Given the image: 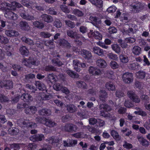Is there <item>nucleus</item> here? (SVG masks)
Returning a JSON list of instances; mask_svg holds the SVG:
<instances>
[{"label":"nucleus","mask_w":150,"mask_h":150,"mask_svg":"<svg viewBox=\"0 0 150 150\" xmlns=\"http://www.w3.org/2000/svg\"><path fill=\"white\" fill-rule=\"evenodd\" d=\"M129 7L132 12L133 13H137L144 9V4L139 2L134 1L130 5Z\"/></svg>","instance_id":"nucleus-1"},{"label":"nucleus","mask_w":150,"mask_h":150,"mask_svg":"<svg viewBox=\"0 0 150 150\" xmlns=\"http://www.w3.org/2000/svg\"><path fill=\"white\" fill-rule=\"evenodd\" d=\"M38 122L50 128L54 127L57 125V123L51 119L45 117L39 119Z\"/></svg>","instance_id":"nucleus-2"},{"label":"nucleus","mask_w":150,"mask_h":150,"mask_svg":"<svg viewBox=\"0 0 150 150\" xmlns=\"http://www.w3.org/2000/svg\"><path fill=\"white\" fill-rule=\"evenodd\" d=\"M122 79L125 83L129 84L133 81V76L132 74L129 72H125L123 74Z\"/></svg>","instance_id":"nucleus-3"},{"label":"nucleus","mask_w":150,"mask_h":150,"mask_svg":"<svg viewBox=\"0 0 150 150\" xmlns=\"http://www.w3.org/2000/svg\"><path fill=\"white\" fill-rule=\"evenodd\" d=\"M11 10H9V8H5V16L10 20H15L17 19L18 18V16Z\"/></svg>","instance_id":"nucleus-4"},{"label":"nucleus","mask_w":150,"mask_h":150,"mask_svg":"<svg viewBox=\"0 0 150 150\" xmlns=\"http://www.w3.org/2000/svg\"><path fill=\"white\" fill-rule=\"evenodd\" d=\"M62 129L66 132L72 133L76 132L77 127L72 124H67L62 127Z\"/></svg>","instance_id":"nucleus-5"},{"label":"nucleus","mask_w":150,"mask_h":150,"mask_svg":"<svg viewBox=\"0 0 150 150\" xmlns=\"http://www.w3.org/2000/svg\"><path fill=\"white\" fill-rule=\"evenodd\" d=\"M36 60L34 58L30 57L28 59H24L23 61V64L26 67H31L33 65H36Z\"/></svg>","instance_id":"nucleus-6"},{"label":"nucleus","mask_w":150,"mask_h":150,"mask_svg":"<svg viewBox=\"0 0 150 150\" xmlns=\"http://www.w3.org/2000/svg\"><path fill=\"white\" fill-rule=\"evenodd\" d=\"M89 73L93 76H99L101 74V71L100 69L93 66H90L88 69Z\"/></svg>","instance_id":"nucleus-7"},{"label":"nucleus","mask_w":150,"mask_h":150,"mask_svg":"<svg viewBox=\"0 0 150 150\" xmlns=\"http://www.w3.org/2000/svg\"><path fill=\"white\" fill-rule=\"evenodd\" d=\"M99 108L100 110V115L103 116L105 115V113L103 111L108 112L111 110V108L108 105L105 104H102L100 105Z\"/></svg>","instance_id":"nucleus-8"},{"label":"nucleus","mask_w":150,"mask_h":150,"mask_svg":"<svg viewBox=\"0 0 150 150\" xmlns=\"http://www.w3.org/2000/svg\"><path fill=\"white\" fill-rule=\"evenodd\" d=\"M5 33L7 36L12 37L13 36H17L18 35L19 33L18 32L15 30L11 29V28L8 27V30L5 31Z\"/></svg>","instance_id":"nucleus-9"},{"label":"nucleus","mask_w":150,"mask_h":150,"mask_svg":"<svg viewBox=\"0 0 150 150\" xmlns=\"http://www.w3.org/2000/svg\"><path fill=\"white\" fill-rule=\"evenodd\" d=\"M81 52L82 55L85 59L88 60L92 57L91 53L89 51L83 49L81 50Z\"/></svg>","instance_id":"nucleus-10"},{"label":"nucleus","mask_w":150,"mask_h":150,"mask_svg":"<svg viewBox=\"0 0 150 150\" xmlns=\"http://www.w3.org/2000/svg\"><path fill=\"white\" fill-rule=\"evenodd\" d=\"M21 98L24 102L28 103L32 100V96L28 93H23L21 96Z\"/></svg>","instance_id":"nucleus-11"},{"label":"nucleus","mask_w":150,"mask_h":150,"mask_svg":"<svg viewBox=\"0 0 150 150\" xmlns=\"http://www.w3.org/2000/svg\"><path fill=\"white\" fill-rule=\"evenodd\" d=\"M98 94L99 96L100 100H102V102L105 101V99L107 97L108 94L105 90H100L98 91Z\"/></svg>","instance_id":"nucleus-12"},{"label":"nucleus","mask_w":150,"mask_h":150,"mask_svg":"<svg viewBox=\"0 0 150 150\" xmlns=\"http://www.w3.org/2000/svg\"><path fill=\"white\" fill-rule=\"evenodd\" d=\"M137 138L140 144L142 146L145 147H147L149 145L148 141L143 137L138 136Z\"/></svg>","instance_id":"nucleus-13"},{"label":"nucleus","mask_w":150,"mask_h":150,"mask_svg":"<svg viewBox=\"0 0 150 150\" xmlns=\"http://www.w3.org/2000/svg\"><path fill=\"white\" fill-rule=\"evenodd\" d=\"M59 44L60 46H63L69 49L71 47L70 43L64 39H60L59 40Z\"/></svg>","instance_id":"nucleus-14"},{"label":"nucleus","mask_w":150,"mask_h":150,"mask_svg":"<svg viewBox=\"0 0 150 150\" xmlns=\"http://www.w3.org/2000/svg\"><path fill=\"white\" fill-rule=\"evenodd\" d=\"M67 110L70 113H74L77 111V108L74 105L69 104L66 105Z\"/></svg>","instance_id":"nucleus-15"},{"label":"nucleus","mask_w":150,"mask_h":150,"mask_svg":"<svg viewBox=\"0 0 150 150\" xmlns=\"http://www.w3.org/2000/svg\"><path fill=\"white\" fill-rule=\"evenodd\" d=\"M21 29L24 30H28L30 29V27L28 23L25 21H21L19 23Z\"/></svg>","instance_id":"nucleus-16"},{"label":"nucleus","mask_w":150,"mask_h":150,"mask_svg":"<svg viewBox=\"0 0 150 150\" xmlns=\"http://www.w3.org/2000/svg\"><path fill=\"white\" fill-rule=\"evenodd\" d=\"M50 98L49 96L47 95L43 92H39L38 95V100L40 101L49 100Z\"/></svg>","instance_id":"nucleus-17"},{"label":"nucleus","mask_w":150,"mask_h":150,"mask_svg":"<svg viewBox=\"0 0 150 150\" xmlns=\"http://www.w3.org/2000/svg\"><path fill=\"white\" fill-rule=\"evenodd\" d=\"M13 82L11 80H4V88L7 89H10L13 88Z\"/></svg>","instance_id":"nucleus-18"},{"label":"nucleus","mask_w":150,"mask_h":150,"mask_svg":"<svg viewBox=\"0 0 150 150\" xmlns=\"http://www.w3.org/2000/svg\"><path fill=\"white\" fill-rule=\"evenodd\" d=\"M128 67L131 70L137 71L140 69L139 65L137 62L129 64H128Z\"/></svg>","instance_id":"nucleus-19"},{"label":"nucleus","mask_w":150,"mask_h":150,"mask_svg":"<svg viewBox=\"0 0 150 150\" xmlns=\"http://www.w3.org/2000/svg\"><path fill=\"white\" fill-rule=\"evenodd\" d=\"M77 115L82 119H86L88 117V112L86 110H83L81 112H78Z\"/></svg>","instance_id":"nucleus-20"},{"label":"nucleus","mask_w":150,"mask_h":150,"mask_svg":"<svg viewBox=\"0 0 150 150\" xmlns=\"http://www.w3.org/2000/svg\"><path fill=\"white\" fill-rule=\"evenodd\" d=\"M105 88L109 91H114L116 87L114 84L111 82H107L105 84Z\"/></svg>","instance_id":"nucleus-21"},{"label":"nucleus","mask_w":150,"mask_h":150,"mask_svg":"<svg viewBox=\"0 0 150 150\" xmlns=\"http://www.w3.org/2000/svg\"><path fill=\"white\" fill-rule=\"evenodd\" d=\"M96 64L97 66L101 68H105L107 65L105 61L102 59H99L97 60Z\"/></svg>","instance_id":"nucleus-22"},{"label":"nucleus","mask_w":150,"mask_h":150,"mask_svg":"<svg viewBox=\"0 0 150 150\" xmlns=\"http://www.w3.org/2000/svg\"><path fill=\"white\" fill-rule=\"evenodd\" d=\"M92 52L99 56H101L103 54V50L98 47L96 46L93 47Z\"/></svg>","instance_id":"nucleus-23"},{"label":"nucleus","mask_w":150,"mask_h":150,"mask_svg":"<svg viewBox=\"0 0 150 150\" xmlns=\"http://www.w3.org/2000/svg\"><path fill=\"white\" fill-rule=\"evenodd\" d=\"M19 51L21 54L24 56H27L29 53V51L24 46H22L20 47Z\"/></svg>","instance_id":"nucleus-24"},{"label":"nucleus","mask_w":150,"mask_h":150,"mask_svg":"<svg viewBox=\"0 0 150 150\" xmlns=\"http://www.w3.org/2000/svg\"><path fill=\"white\" fill-rule=\"evenodd\" d=\"M21 16L23 19L28 21L34 20L35 18L28 14L24 13H21L20 14Z\"/></svg>","instance_id":"nucleus-25"},{"label":"nucleus","mask_w":150,"mask_h":150,"mask_svg":"<svg viewBox=\"0 0 150 150\" xmlns=\"http://www.w3.org/2000/svg\"><path fill=\"white\" fill-rule=\"evenodd\" d=\"M132 53L136 55H139L141 53V48L138 46H134L132 49Z\"/></svg>","instance_id":"nucleus-26"},{"label":"nucleus","mask_w":150,"mask_h":150,"mask_svg":"<svg viewBox=\"0 0 150 150\" xmlns=\"http://www.w3.org/2000/svg\"><path fill=\"white\" fill-rule=\"evenodd\" d=\"M24 81L26 83H30L31 80L35 78V75L31 73L26 74L25 76Z\"/></svg>","instance_id":"nucleus-27"},{"label":"nucleus","mask_w":150,"mask_h":150,"mask_svg":"<svg viewBox=\"0 0 150 150\" xmlns=\"http://www.w3.org/2000/svg\"><path fill=\"white\" fill-rule=\"evenodd\" d=\"M93 5L98 8H101L103 6V1L102 0H89Z\"/></svg>","instance_id":"nucleus-28"},{"label":"nucleus","mask_w":150,"mask_h":150,"mask_svg":"<svg viewBox=\"0 0 150 150\" xmlns=\"http://www.w3.org/2000/svg\"><path fill=\"white\" fill-rule=\"evenodd\" d=\"M41 17L43 20L47 23H51L53 20L52 17L47 14H43L41 16Z\"/></svg>","instance_id":"nucleus-29"},{"label":"nucleus","mask_w":150,"mask_h":150,"mask_svg":"<svg viewBox=\"0 0 150 150\" xmlns=\"http://www.w3.org/2000/svg\"><path fill=\"white\" fill-rule=\"evenodd\" d=\"M67 34L68 36L71 38H79V37L78 36V34L76 32H74L72 30H67Z\"/></svg>","instance_id":"nucleus-30"},{"label":"nucleus","mask_w":150,"mask_h":150,"mask_svg":"<svg viewBox=\"0 0 150 150\" xmlns=\"http://www.w3.org/2000/svg\"><path fill=\"white\" fill-rule=\"evenodd\" d=\"M39 113L41 115L48 116L51 114V111L48 109H42L39 110Z\"/></svg>","instance_id":"nucleus-31"},{"label":"nucleus","mask_w":150,"mask_h":150,"mask_svg":"<svg viewBox=\"0 0 150 150\" xmlns=\"http://www.w3.org/2000/svg\"><path fill=\"white\" fill-rule=\"evenodd\" d=\"M146 75V73L143 71H140L137 72L136 73V78L140 79H144Z\"/></svg>","instance_id":"nucleus-32"},{"label":"nucleus","mask_w":150,"mask_h":150,"mask_svg":"<svg viewBox=\"0 0 150 150\" xmlns=\"http://www.w3.org/2000/svg\"><path fill=\"white\" fill-rule=\"evenodd\" d=\"M112 50L116 53H119L121 52V48L118 45L114 44L111 45Z\"/></svg>","instance_id":"nucleus-33"},{"label":"nucleus","mask_w":150,"mask_h":150,"mask_svg":"<svg viewBox=\"0 0 150 150\" xmlns=\"http://www.w3.org/2000/svg\"><path fill=\"white\" fill-rule=\"evenodd\" d=\"M92 36L95 39L100 40L102 39V36L99 32L97 31H94L92 33Z\"/></svg>","instance_id":"nucleus-34"},{"label":"nucleus","mask_w":150,"mask_h":150,"mask_svg":"<svg viewBox=\"0 0 150 150\" xmlns=\"http://www.w3.org/2000/svg\"><path fill=\"white\" fill-rule=\"evenodd\" d=\"M111 135L116 140L119 141L120 139V137L118 133L115 130H113L111 131Z\"/></svg>","instance_id":"nucleus-35"},{"label":"nucleus","mask_w":150,"mask_h":150,"mask_svg":"<svg viewBox=\"0 0 150 150\" xmlns=\"http://www.w3.org/2000/svg\"><path fill=\"white\" fill-rule=\"evenodd\" d=\"M66 73L70 77L72 78H78L79 76L78 74L70 70H67L66 71Z\"/></svg>","instance_id":"nucleus-36"},{"label":"nucleus","mask_w":150,"mask_h":150,"mask_svg":"<svg viewBox=\"0 0 150 150\" xmlns=\"http://www.w3.org/2000/svg\"><path fill=\"white\" fill-rule=\"evenodd\" d=\"M76 83L77 86L79 88L86 89L87 87V85L83 81H77L76 82Z\"/></svg>","instance_id":"nucleus-37"},{"label":"nucleus","mask_w":150,"mask_h":150,"mask_svg":"<svg viewBox=\"0 0 150 150\" xmlns=\"http://www.w3.org/2000/svg\"><path fill=\"white\" fill-rule=\"evenodd\" d=\"M73 13L76 16L79 17H81L83 16L84 13L82 11L80 10L79 9H75L73 11Z\"/></svg>","instance_id":"nucleus-38"},{"label":"nucleus","mask_w":150,"mask_h":150,"mask_svg":"<svg viewBox=\"0 0 150 150\" xmlns=\"http://www.w3.org/2000/svg\"><path fill=\"white\" fill-rule=\"evenodd\" d=\"M50 143H57L59 142V139L57 137H52L48 138L47 139Z\"/></svg>","instance_id":"nucleus-39"},{"label":"nucleus","mask_w":150,"mask_h":150,"mask_svg":"<svg viewBox=\"0 0 150 150\" xmlns=\"http://www.w3.org/2000/svg\"><path fill=\"white\" fill-rule=\"evenodd\" d=\"M121 62L123 63H126L129 61L128 57L126 55L121 54L119 56Z\"/></svg>","instance_id":"nucleus-40"},{"label":"nucleus","mask_w":150,"mask_h":150,"mask_svg":"<svg viewBox=\"0 0 150 150\" xmlns=\"http://www.w3.org/2000/svg\"><path fill=\"white\" fill-rule=\"evenodd\" d=\"M125 28V27L124 28L122 32L124 34H126L129 35L130 34H134L135 32V30L131 28H129L128 30H126Z\"/></svg>","instance_id":"nucleus-41"},{"label":"nucleus","mask_w":150,"mask_h":150,"mask_svg":"<svg viewBox=\"0 0 150 150\" xmlns=\"http://www.w3.org/2000/svg\"><path fill=\"white\" fill-rule=\"evenodd\" d=\"M21 40L23 42L28 44L30 45H34V42L33 40L27 38L26 37H22L21 38Z\"/></svg>","instance_id":"nucleus-42"},{"label":"nucleus","mask_w":150,"mask_h":150,"mask_svg":"<svg viewBox=\"0 0 150 150\" xmlns=\"http://www.w3.org/2000/svg\"><path fill=\"white\" fill-rule=\"evenodd\" d=\"M12 5L13 6V7L12 8L13 10V11L16 10V8H19L23 7V6L21 4L16 1L12 2Z\"/></svg>","instance_id":"nucleus-43"},{"label":"nucleus","mask_w":150,"mask_h":150,"mask_svg":"<svg viewBox=\"0 0 150 150\" xmlns=\"http://www.w3.org/2000/svg\"><path fill=\"white\" fill-rule=\"evenodd\" d=\"M56 76L52 74H50L47 76V80L51 83L54 82L56 81Z\"/></svg>","instance_id":"nucleus-44"},{"label":"nucleus","mask_w":150,"mask_h":150,"mask_svg":"<svg viewBox=\"0 0 150 150\" xmlns=\"http://www.w3.org/2000/svg\"><path fill=\"white\" fill-rule=\"evenodd\" d=\"M110 65L112 69H117L119 67V64L116 62L113 61L110 62Z\"/></svg>","instance_id":"nucleus-45"},{"label":"nucleus","mask_w":150,"mask_h":150,"mask_svg":"<svg viewBox=\"0 0 150 150\" xmlns=\"http://www.w3.org/2000/svg\"><path fill=\"white\" fill-rule=\"evenodd\" d=\"M66 25L71 28L75 27V25L74 22L69 20H66L64 21Z\"/></svg>","instance_id":"nucleus-46"},{"label":"nucleus","mask_w":150,"mask_h":150,"mask_svg":"<svg viewBox=\"0 0 150 150\" xmlns=\"http://www.w3.org/2000/svg\"><path fill=\"white\" fill-rule=\"evenodd\" d=\"M54 26L57 28H60L62 25V23L58 19H57L54 21L53 23Z\"/></svg>","instance_id":"nucleus-47"},{"label":"nucleus","mask_w":150,"mask_h":150,"mask_svg":"<svg viewBox=\"0 0 150 150\" xmlns=\"http://www.w3.org/2000/svg\"><path fill=\"white\" fill-rule=\"evenodd\" d=\"M107 55L108 58L110 59L115 61H117L118 59L117 55L112 53H109Z\"/></svg>","instance_id":"nucleus-48"},{"label":"nucleus","mask_w":150,"mask_h":150,"mask_svg":"<svg viewBox=\"0 0 150 150\" xmlns=\"http://www.w3.org/2000/svg\"><path fill=\"white\" fill-rule=\"evenodd\" d=\"M22 124L23 125H25L26 127H34L35 123H33L30 122L28 121H23Z\"/></svg>","instance_id":"nucleus-49"},{"label":"nucleus","mask_w":150,"mask_h":150,"mask_svg":"<svg viewBox=\"0 0 150 150\" xmlns=\"http://www.w3.org/2000/svg\"><path fill=\"white\" fill-rule=\"evenodd\" d=\"M9 99L8 97L4 94H0V102L1 103L8 101Z\"/></svg>","instance_id":"nucleus-50"},{"label":"nucleus","mask_w":150,"mask_h":150,"mask_svg":"<svg viewBox=\"0 0 150 150\" xmlns=\"http://www.w3.org/2000/svg\"><path fill=\"white\" fill-rule=\"evenodd\" d=\"M106 74L107 76L109 78L112 79L115 78L114 72L111 70H108L106 71Z\"/></svg>","instance_id":"nucleus-51"},{"label":"nucleus","mask_w":150,"mask_h":150,"mask_svg":"<svg viewBox=\"0 0 150 150\" xmlns=\"http://www.w3.org/2000/svg\"><path fill=\"white\" fill-rule=\"evenodd\" d=\"M52 62L53 64L55 66H60L63 64L62 62L59 61V60L57 59H53L52 60Z\"/></svg>","instance_id":"nucleus-52"},{"label":"nucleus","mask_w":150,"mask_h":150,"mask_svg":"<svg viewBox=\"0 0 150 150\" xmlns=\"http://www.w3.org/2000/svg\"><path fill=\"white\" fill-rule=\"evenodd\" d=\"M40 35L42 37L46 38H49L52 35V34L50 33L45 32H41Z\"/></svg>","instance_id":"nucleus-53"},{"label":"nucleus","mask_w":150,"mask_h":150,"mask_svg":"<svg viewBox=\"0 0 150 150\" xmlns=\"http://www.w3.org/2000/svg\"><path fill=\"white\" fill-rule=\"evenodd\" d=\"M38 89L40 90L43 91L46 90V87L43 83L38 82Z\"/></svg>","instance_id":"nucleus-54"},{"label":"nucleus","mask_w":150,"mask_h":150,"mask_svg":"<svg viewBox=\"0 0 150 150\" xmlns=\"http://www.w3.org/2000/svg\"><path fill=\"white\" fill-rule=\"evenodd\" d=\"M20 98V96L17 95L16 96L12 98L11 101L12 103H16L18 102Z\"/></svg>","instance_id":"nucleus-55"},{"label":"nucleus","mask_w":150,"mask_h":150,"mask_svg":"<svg viewBox=\"0 0 150 150\" xmlns=\"http://www.w3.org/2000/svg\"><path fill=\"white\" fill-rule=\"evenodd\" d=\"M62 87V86L59 83L55 84L53 86L54 89L57 91L61 90Z\"/></svg>","instance_id":"nucleus-56"},{"label":"nucleus","mask_w":150,"mask_h":150,"mask_svg":"<svg viewBox=\"0 0 150 150\" xmlns=\"http://www.w3.org/2000/svg\"><path fill=\"white\" fill-rule=\"evenodd\" d=\"M20 145H21V144L13 143L10 144L8 145L9 146L10 148L11 149L16 148L19 149L20 148Z\"/></svg>","instance_id":"nucleus-57"},{"label":"nucleus","mask_w":150,"mask_h":150,"mask_svg":"<svg viewBox=\"0 0 150 150\" xmlns=\"http://www.w3.org/2000/svg\"><path fill=\"white\" fill-rule=\"evenodd\" d=\"M117 9L115 6H112L107 8V11L109 13H112L115 12Z\"/></svg>","instance_id":"nucleus-58"},{"label":"nucleus","mask_w":150,"mask_h":150,"mask_svg":"<svg viewBox=\"0 0 150 150\" xmlns=\"http://www.w3.org/2000/svg\"><path fill=\"white\" fill-rule=\"evenodd\" d=\"M116 96L118 98H121L124 96V93L121 91L117 90L115 93Z\"/></svg>","instance_id":"nucleus-59"},{"label":"nucleus","mask_w":150,"mask_h":150,"mask_svg":"<svg viewBox=\"0 0 150 150\" xmlns=\"http://www.w3.org/2000/svg\"><path fill=\"white\" fill-rule=\"evenodd\" d=\"M127 95L129 98L131 100L132 99L136 94L134 91H129L127 92Z\"/></svg>","instance_id":"nucleus-60"},{"label":"nucleus","mask_w":150,"mask_h":150,"mask_svg":"<svg viewBox=\"0 0 150 150\" xmlns=\"http://www.w3.org/2000/svg\"><path fill=\"white\" fill-rule=\"evenodd\" d=\"M87 92L88 93L91 94L93 95H97L98 93V91L97 89H89Z\"/></svg>","instance_id":"nucleus-61"},{"label":"nucleus","mask_w":150,"mask_h":150,"mask_svg":"<svg viewBox=\"0 0 150 150\" xmlns=\"http://www.w3.org/2000/svg\"><path fill=\"white\" fill-rule=\"evenodd\" d=\"M15 112L14 110L11 109H8L6 110V114L9 116H11L15 113Z\"/></svg>","instance_id":"nucleus-62"},{"label":"nucleus","mask_w":150,"mask_h":150,"mask_svg":"<svg viewBox=\"0 0 150 150\" xmlns=\"http://www.w3.org/2000/svg\"><path fill=\"white\" fill-rule=\"evenodd\" d=\"M123 146L125 148L128 149H131L132 148L133 146L131 144L128 143L126 141L124 142V143L123 145Z\"/></svg>","instance_id":"nucleus-63"},{"label":"nucleus","mask_w":150,"mask_h":150,"mask_svg":"<svg viewBox=\"0 0 150 150\" xmlns=\"http://www.w3.org/2000/svg\"><path fill=\"white\" fill-rule=\"evenodd\" d=\"M108 32L110 34L115 33L117 32V29L114 27H110L108 28Z\"/></svg>","instance_id":"nucleus-64"}]
</instances>
